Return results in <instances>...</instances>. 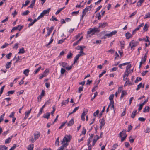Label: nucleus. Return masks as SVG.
I'll use <instances>...</instances> for the list:
<instances>
[{"label": "nucleus", "instance_id": "f257e3e1", "mask_svg": "<svg viewBox=\"0 0 150 150\" xmlns=\"http://www.w3.org/2000/svg\"><path fill=\"white\" fill-rule=\"evenodd\" d=\"M40 136V133L38 132H35L33 135V136L30 138L29 139L30 142L33 143L38 139Z\"/></svg>", "mask_w": 150, "mask_h": 150}, {"label": "nucleus", "instance_id": "f03ea898", "mask_svg": "<svg viewBox=\"0 0 150 150\" xmlns=\"http://www.w3.org/2000/svg\"><path fill=\"white\" fill-rule=\"evenodd\" d=\"M71 138L72 136L71 135H65L62 141V143L64 145H66L67 143L65 142H70Z\"/></svg>", "mask_w": 150, "mask_h": 150}, {"label": "nucleus", "instance_id": "7ed1b4c3", "mask_svg": "<svg viewBox=\"0 0 150 150\" xmlns=\"http://www.w3.org/2000/svg\"><path fill=\"white\" fill-rule=\"evenodd\" d=\"M59 64L60 66L64 68H65L68 71L71 70L72 67V66H69L68 65L67 63L62 62H60Z\"/></svg>", "mask_w": 150, "mask_h": 150}, {"label": "nucleus", "instance_id": "20e7f679", "mask_svg": "<svg viewBox=\"0 0 150 150\" xmlns=\"http://www.w3.org/2000/svg\"><path fill=\"white\" fill-rule=\"evenodd\" d=\"M89 30L87 31V34L88 35H93L98 32L99 31V28H90Z\"/></svg>", "mask_w": 150, "mask_h": 150}, {"label": "nucleus", "instance_id": "39448f33", "mask_svg": "<svg viewBox=\"0 0 150 150\" xmlns=\"http://www.w3.org/2000/svg\"><path fill=\"white\" fill-rule=\"evenodd\" d=\"M126 130H123L122 132L119 133V137L121 138V141L122 142L127 137V134L126 133Z\"/></svg>", "mask_w": 150, "mask_h": 150}, {"label": "nucleus", "instance_id": "423d86ee", "mask_svg": "<svg viewBox=\"0 0 150 150\" xmlns=\"http://www.w3.org/2000/svg\"><path fill=\"white\" fill-rule=\"evenodd\" d=\"M138 43V42L134 40H132L130 41L129 43V47L131 49L133 50L134 49V47H136Z\"/></svg>", "mask_w": 150, "mask_h": 150}, {"label": "nucleus", "instance_id": "0eeeda50", "mask_svg": "<svg viewBox=\"0 0 150 150\" xmlns=\"http://www.w3.org/2000/svg\"><path fill=\"white\" fill-rule=\"evenodd\" d=\"M49 69H46L42 74L40 75L39 77V79H41L43 77L46 76L49 74Z\"/></svg>", "mask_w": 150, "mask_h": 150}, {"label": "nucleus", "instance_id": "6e6552de", "mask_svg": "<svg viewBox=\"0 0 150 150\" xmlns=\"http://www.w3.org/2000/svg\"><path fill=\"white\" fill-rule=\"evenodd\" d=\"M91 7H90V6H87L86 7L85 9L83 10L82 12V15L81 19H82L84 16L86 14V13H87L88 11L91 10Z\"/></svg>", "mask_w": 150, "mask_h": 150}, {"label": "nucleus", "instance_id": "1a4fd4ad", "mask_svg": "<svg viewBox=\"0 0 150 150\" xmlns=\"http://www.w3.org/2000/svg\"><path fill=\"white\" fill-rule=\"evenodd\" d=\"M117 33L116 30H114L112 31L109 33L105 34V36L107 37L108 38H109L115 35Z\"/></svg>", "mask_w": 150, "mask_h": 150}, {"label": "nucleus", "instance_id": "9d476101", "mask_svg": "<svg viewBox=\"0 0 150 150\" xmlns=\"http://www.w3.org/2000/svg\"><path fill=\"white\" fill-rule=\"evenodd\" d=\"M84 55H85V54L83 52H79V54L76 55L74 58V62H75L78 60L80 57Z\"/></svg>", "mask_w": 150, "mask_h": 150}, {"label": "nucleus", "instance_id": "9b49d317", "mask_svg": "<svg viewBox=\"0 0 150 150\" xmlns=\"http://www.w3.org/2000/svg\"><path fill=\"white\" fill-rule=\"evenodd\" d=\"M88 112V110L87 109H86L83 110V112L82 113L81 117V119L83 121H85V116L87 114Z\"/></svg>", "mask_w": 150, "mask_h": 150}, {"label": "nucleus", "instance_id": "f8f14e48", "mask_svg": "<svg viewBox=\"0 0 150 150\" xmlns=\"http://www.w3.org/2000/svg\"><path fill=\"white\" fill-rule=\"evenodd\" d=\"M45 91L44 90H42V91L40 95H39L38 97V102L40 101L42 98L44 96Z\"/></svg>", "mask_w": 150, "mask_h": 150}, {"label": "nucleus", "instance_id": "ddd939ff", "mask_svg": "<svg viewBox=\"0 0 150 150\" xmlns=\"http://www.w3.org/2000/svg\"><path fill=\"white\" fill-rule=\"evenodd\" d=\"M54 28V26H52L49 29L48 27L47 28V29L48 30V31L47 34L45 35L46 37H47L50 35L52 32Z\"/></svg>", "mask_w": 150, "mask_h": 150}, {"label": "nucleus", "instance_id": "4468645a", "mask_svg": "<svg viewBox=\"0 0 150 150\" xmlns=\"http://www.w3.org/2000/svg\"><path fill=\"white\" fill-rule=\"evenodd\" d=\"M99 122L100 123V129H101L102 127L105 124V122L104 120L103 119H100L99 120Z\"/></svg>", "mask_w": 150, "mask_h": 150}, {"label": "nucleus", "instance_id": "2eb2a0df", "mask_svg": "<svg viewBox=\"0 0 150 150\" xmlns=\"http://www.w3.org/2000/svg\"><path fill=\"white\" fill-rule=\"evenodd\" d=\"M32 108H31L29 110L26 111L25 113V116L24 117V119H26L29 116V115L30 113L31 110Z\"/></svg>", "mask_w": 150, "mask_h": 150}, {"label": "nucleus", "instance_id": "dca6fc26", "mask_svg": "<svg viewBox=\"0 0 150 150\" xmlns=\"http://www.w3.org/2000/svg\"><path fill=\"white\" fill-rule=\"evenodd\" d=\"M136 137V136H130L129 137V140L131 143L134 142V139Z\"/></svg>", "mask_w": 150, "mask_h": 150}, {"label": "nucleus", "instance_id": "f3484780", "mask_svg": "<svg viewBox=\"0 0 150 150\" xmlns=\"http://www.w3.org/2000/svg\"><path fill=\"white\" fill-rule=\"evenodd\" d=\"M144 83H140L137 86V88H136V90L137 91H138L140 88H144Z\"/></svg>", "mask_w": 150, "mask_h": 150}, {"label": "nucleus", "instance_id": "a211bd4d", "mask_svg": "<svg viewBox=\"0 0 150 150\" xmlns=\"http://www.w3.org/2000/svg\"><path fill=\"white\" fill-rule=\"evenodd\" d=\"M108 25V23L106 22L103 23H100L99 24V28H104L106 26Z\"/></svg>", "mask_w": 150, "mask_h": 150}, {"label": "nucleus", "instance_id": "6ab92c4d", "mask_svg": "<svg viewBox=\"0 0 150 150\" xmlns=\"http://www.w3.org/2000/svg\"><path fill=\"white\" fill-rule=\"evenodd\" d=\"M147 57V53L145 54L144 56V57H142L141 61L140 62H142V63H143L146 61V59Z\"/></svg>", "mask_w": 150, "mask_h": 150}, {"label": "nucleus", "instance_id": "aec40b11", "mask_svg": "<svg viewBox=\"0 0 150 150\" xmlns=\"http://www.w3.org/2000/svg\"><path fill=\"white\" fill-rule=\"evenodd\" d=\"M85 48V46H78L77 47L76 49L79 50H80V52H83V50Z\"/></svg>", "mask_w": 150, "mask_h": 150}, {"label": "nucleus", "instance_id": "412c9836", "mask_svg": "<svg viewBox=\"0 0 150 150\" xmlns=\"http://www.w3.org/2000/svg\"><path fill=\"white\" fill-rule=\"evenodd\" d=\"M133 35L132 34L130 33L129 32H127L125 34V37L127 39H129L130 38H132V37Z\"/></svg>", "mask_w": 150, "mask_h": 150}, {"label": "nucleus", "instance_id": "4be33fe9", "mask_svg": "<svg viewBox=\"0 0 150 150\" xmlns=\"http://www.w3.org/2000/svg\"><path fill=\"white\" fill-rule=\"evenodd\" d=\"M74 123V118H72L67 123L68 126H70L73 125Z\"/></svg>", "mask_w": 150, "mask_h": 150}, {"label": "nucleus", "instance_id": "5701e85b", "mask_svg": "<svg viewBox=\"0 0 150 150\" xmlns=\"http://www.w3.org/2000/svg\"><path fill=\"white\" fill-rule=\"evenodd\" d=\"M69 98H68L66 100H63L61 103V106H62L64 105L67 104L69 102Z\"/></svg>", "mask_w": 150, "mask_h": 150}, {"label": "nucleus", "instance_id": "b1692460", "mask_svg": "<svg viewBox=\"0 0 150 150\" xmlns=\"http://www.w3.org/2000/svg\"><path fill=\"white\" fill-rule=\"evenodd\" d=\"M13 137V135L11 136L10 137H8V139H6L5 141V144H8L11 141L12 138Z\"/></svg>", "mask_w": 150, "mask_h": 150}, {"label": "nucleus", "instance_id": "393cba45", "mask_svg": "<svg viewBox=\"0 0 150 150\" xmlns=\"http://www.w3.org/2000/svg\"><path fill=\"white\" fill-rule=\"evenodd\" d=\"M114 96V94L110 95L109 97V100L110 101V103L114 102L113 101V98Z\"/></svg>", "mask_w": 150, "mask_h": 150}, {"label": "nucleus", "instance_id": "a878e982", "mask_svg": "<svg viewBox=\"0 0 150 150\" xmlns=\"http://www.w3.org/2000/svg\"><path fill=\"white\" fill-rule=\"evenodd\" d=\"M35 0H32L31 2V4L30 6H28V8H33V6H34L35 3Z\"/></svg>", "mask_w": 150, "mask_h": 150}, {"label": "nucleus", "instance_id": "bb28decb", "mask_svg": "<svg viewBox=\"0 0 150 150\" xmlns=\"http://www.w3.org/2000/svg\"><path fill=\"white\" fill-rule=\"evenodd\" d=\"M12 60H11L10 62H7L6 65V69L9 68L11 66V64Z\"/></svg>", "mask_w": 150, "mask_h": 150}, {"label": "nucleus", "instance_id": "cd10ccee", "mask_svg": "<svg viewBox=\"0 0 150 150\" xmlns=\"http://www.w3.org/2000/svg\"><path fill=\"white\" fill-rule=\"evenodd\" d=\"M30 71L29 69H27L23 71V74L26 76H28L29 74V73Z\"/></svg>", "mask_w": 150, "mask_h": 150}, {"label": "nucleus", "instance_id": "c85d7f7f", "mask_svg": "<svg viewBox=\"0 0 150 150\" xmlns=\"http://www.w3.org/2000/svg\"><path fill=\"white\" fill-rule=\"evenodd\" d=\"M137 112V110H134L132 112L131 115V117L132 118H134L135 116L136 115V113Z\"/></svg>", "mask_w": 150, "mask_h": 150}, {"label": "nucleus", "instance_id": "c756f323", "mask_svg": "<svg viewBox=\"0 0 150 150\" xmlns=\"http://www.w3.org/2000/svg\"><path fill=\"white\" fill-rule=\"evenodd\" d=\"M120 43L122 49L124 48V46L125 44V42L123 40L120 41Z\"/></svg>", "mask_w": 150, "mask_h": 150}, {"label": "nucleus", "instance_id": "7c9ffc66", "mask_svg": "<svg viewBox=\"0 0 150 150\" xmlns=\"http://www.w3.org/2000/svg\"><path fill=\"white\" fill-rule=\"evenodd\" d=\"M50 8H49L47 10H44L42 12L44 15H46L47 14H48L50 12Z\"/></svg>", "mask_w": 150, "mask_h": 150}, {"label": "nucleus", "instance_id": "2f4dec72", "mask_svg": "<svg viewBox=\"0 0 150 150\" xmlns=\"http://www.w3.org/2000/svg\"><path fill=\"white\" fill-rule=\"evenodd\" d=\"M34 147V145L32 144H31L28 146V150H33Z\"/></svg>", "mask_w": 150, "mask_h": 150}, {"label": "nucleus", "instance_id": "473e14b6", "mask_svg": "<svg viewBox=\"0 0 150 150\" xmlns=\"http://www.w3.org/2000/svg\"><path fill=\"white\" fill-rule=\"evenodd\" d=\"M50 116V113L49 112H47L45 114L43 115V117L44 118H46L48 119Z\"/></svg>", "mask_w": 150, "mask_h": 150}, {"label": "nucleus", "instance_id": "72a5a7b5", "mask_svg": "<svg viewBox=\"0 0 150 150\" xmlns=\"http://www.w3.org/2000/svg\"><path fill=\"white\" fill-rule=\"evenodd\" d=\"M25 50L24 48L22 47L19 50V52H18V54H23L25 53Z\"/></svg>", "mask_w": 150, "mask_h": 150}, {"label": "nucleus", "instance_id": "f704fd0d", "mask_svg": "<svg viewBox=\"0 0 150 150\" xmlns=\"http://www.w3.org/2000/svg\"><path fill=\"white\" fill-rule=\"evenodd\" d=\"M128 74L129 73H127L126 72H125V73L123 76L124 80H125L127 79L128 76Z\"/></svg>", "mask_w": 150, "mask_h": 150}, {"label": "nucleus", "instance_id": "c9c22d12", "mask_svg": "<svg viewBox=\"0 0 150 150\" xmlns=\"http://www.w3.org/2000/svg\"><path fill=\"white\" fill-rule=\"evenodd\" d=\"M7 148L4 145H0V150H7Z\"/></svg>", "mask_w": 150, "mask_h": 150}, {"label": "nucleus", "instance_id": "e433bc0d", "mask_svg": "<svg viewBox=\"0 0 150 150\" xmlns=\"http://www.w3.org/2000/svg\"><path fill=\"white\" fill-rule=\"evenodd\" d=\"M30 1H29V0H26V1H25V4H22V5H23L22 7H24V6H25V7L27 5H28V4L30 3Z\"/></svg>", "mask_w": 150, "mask_h": 150}, {"label": "nucleus", "instance_id": "4c0bfd02", "mask_svg": "<svg viewBox=\"0 0 150 150\" xmlns=\"http://www.w3.org/2000/svg\"><path fill=\"white\" fill-rule=\"evenodd\" d=\"M149 106H147L145 107L144 109L143 110V112H148L149 111Z\"/></svg>", "mask_w": 150, "mask_h": 150}, {"label": "nucleus", "instance_id": "58836bf2", "mask_svg": "<svg viewBox=\"0 0 150 150\" xmlns=\"http://www.w3.org/2000/svg\"><path fill=\"white\" fill-rule=\"evenodd\" d=\"M96 17L97 18L98 20H99L101 19V16L100 13L96 14Z\"/></svg>", "mask_w": 150, "mask_h": 150}, {"label": "nucleus", "instance_id": "ea45409f", "mask_svg": "<svg viewBox=\"0 0 150 150\" xmlns=\"http://www.w3.org/2000/svg\"><path fill=\"white\" fill-rule=\"evenodd\" d=\"M38 19V18L37 19H35L33 22H31V23L29 24L28 26L30 27V26H32L33 25V24Z\"/></svg>", "mask_w": 150, "mask_h": 150}, {"label": "nucleus", "instance_id": "a19ab883", "mask_svg": "<svg viewBox=\"0 0 150 150\" xmlns=\"http://www.w3.org/2000/svg\"><path fill=\"white\" fill-rule=\"evenodd\" d=\"M149 26L148 24H146L143 28V30L144 31H147L148 30Z\"/></svg>", "mask_w": 150, "mask_h": 150}, {"label": "nucleus", "instance_id": "79ce46f5", "mask_svg": "<svg viewBox=\"0 0 150 150\" xmlns=\"http://www.w3.org/2000/svg\"><path fill=\"white\" fill-rule=\"evenodd\" d=\"M41 67H39L38 69L35 70L34 72V74H36L41 69Z\"/></svg>", "mask_w": 150, "mask_h": 150}, {"label": "nucleus", "instance_id": "37998d69", "mask_svg": "<svg viewBox=\"0 0 150 150\" xmlns=\"http://www.w3.org/2000/svg\"><path fill=\"white\" fill-rule=\"evenodd\" d=\"M52 36L51 37L50 41L46 45V46L48 47V45H50L53 41V39L52 38Z\"/></svg>", "mask_w": 150, "mask_h": 150}, {"label": "nucleus", "instance_id": "c03bdc74", "mask_svg": "<svg viewBox=\"0 0 150 150\" xmlns=\"http://www.w3.org/2000/svg\"><path fill=\"white\" fill-rule=\"evenodd\" d=\"M93 134H91V136H90V137L89 139L88 140V145H90V142H91V140H92V139L93 137Z\"/></svg>", "mask_w": 150, "mask_h": 150}, {"label": "nucleus", "instance_id": "a18cd8bd", "mask_svg": "<svg viewBox=\"0 0 150 150\" xmlns=\"http://www.w3.org/2000/svg\"><path fill=\"white\" fill-rule=\"evenodd\" d=\"M99 112V111L98 110H97L95 112L93 113V116L94 117H96L98 116V114Z\"/></svg>", "mask_w": 150, "mask_h": 150}, {"label": "nucleus", "instance_id": "49530a36", "mask_svg": "<svg viewBox=\"0 0 150 150\" xmlns=\"http://www.w3.org/2000/svg\"><path fill=\"white\" fill-rule=\"evenodd\" d=\"M128 84H129V85H131L132 84V83L129 82V80H128L126 81L124 86H125Z\"/></svg>", "mask_w": 150, "mask_h": 150}, {"label": "nucleus", "instance_id": "de8ad7c7", "mask_svg": "<svg viewBox=\"0 0 150 150\" xmlns=\"http://www.w3.org/2000/svg\"><path fill=\"white\" fill-rule=\"evenodd\" d=\"M109 105H110V109H114V102L110 103Z\"/></svg>", "mask_w": 150, "mask_h": 150}, {"label": "nucleus", "instance_id": "09e8293b", "mask_svg": "<svg viewBox=\"0 0 150 150\" xmlns=\"http://www.w3.org/2000/svg\"><path fill=\"white\" fill-rule=\"evenodd\" d=\"M86 133V129L84 127H83L82 129V131L81 132V134L80 135L81 136V135H85Z\"/></svg>", "mask_w": 150, "mask_h": 150}, {"label": "nucleus", "instance_id": "8fccbe9b", "mask_svg": "<svg viewBox=\"0 0 150 150\" xmlns=\"http://www.w3.org/2000/svg\"><path fill=\"white\" fill-rule=\"evenodd\" d=\"M118 69V68L117 67H115L110 69V72H113L116 71Z\"/></svg>", "mask_w": 150, "mask_h": 150}, {"label": "nucleus", "instance_id": "3c124183", "mask_svg": "<svg viewBox=\"0 0 150 150\" xmlns=\"http://www.w3.org/2000/svg\"><path fill=\"white\" fill-rule=\"evenodd\" d=\"M131 67V65L130 64L127 66L126 67V71L125 72L128 73L129 70V69Z\"/></svg>", "mask_w": 150, "mask_h": 150}, {"label": "nucleus", "instance_id": "603ef678", "mask_svg": "<svg viewBox=\"0 0 150 150\" xmlns=\"http://www.w3.org/2000/svg\"><path fill=\"white\" fill-rule=\"evenodd\" d=\"M149 37L148 36H146L145 37L143 38V40H144L146 42H149Z\"/></svg>", "mask_w": 150, "mask_h": 150}, {"label": "nucleus", "instance_id": "864d4df0", "mask_svg": "<svg viewBox=\"0 0 150 150\" xmlns=\"http://www.w3.org/2000/svg\"><path fill=\"white\" fill-rule=\"evenodd\" d=\"M106 69L103 70V72L99 74V77L100 78L106 72Z\"/></svg>", "mask_w": 150, "mask_h": 150}, {"label": "nucleus", "instance_id": "5fc2aeb1", "mask_svg": "<svg viewBox=\"0 0 150 150\" xmlns=\"http://www.w3.org/2000/svg\"><path fill=\"white\" fill-rule=\"evenodd\" d=\"M65 7H64L62 8L58 9L56 12L55 14L57 15Z\"/></svg>", "mask_w": 150, "mask_h": 150}, {"label": "nucleus", "instance_id": "6e6d98bb", "mask_svg": "<svg viewBox=\"0 0 150 150\" xmlns=\"http://www.w3.org/2000/svg\"><path fill=\"white\" fill-rule=\"evenodd\" d=\"M118 146V145L117 144H114L112 148V150H115Z\"/></svg>", "mask_w": 150, "mask_h": 150}, {"label": "nucleus", "instance_id": "4d7b16f0", "mask_svg": "<svg viewBox=\"0 0 150 150\" xmlns=\"http://www.w3.org/2000/svg\"><path fill=\"white\" fill-rule=\"evenodd\" d=\"M9 45L8 44L6 43L1 47V48L2 49L5 48L8 46Z\"/></svg>", "mask_w": 150, "mask_h": 150}, {"label": "nucleus", "instance_id": "13d9d810", "mask_svg": "<svg viewBox=\"0 0 150 150\" xmlns=\"http://www.w3.org/2000/svg\"><path fill=\"white\" fill-rule=\"evenodd\" d=\"M15 112H11L9 116V117L11 118H14V114Z\"/></svg>", "mask_w": 150, "mask_h": 150}, {"label": "nucleus", "instance_id": "bf43d9fd", "mask_svg": "<svg viewBox=\"0 0 150 150\" xmlns=\"http://www.w3.org/2000/svg\"><path fill=\"white\" fill-rule=\"evenodd\" d=\"M17 27L18 30L19 31H20L23 28V26L21 25H18Z\"/></svg>", "mask_w": 150, "mask_h": 150}, {"label": "nucleus", "instance_id": "052dcab7", "mask_svg": "<svg viewBox=\"0 0 150 150\" xmlns=\"http://www.w3.org/2000/svg\"><path fill=\"white\" fill-rule=\"evenodd\" d=\"M126 94V92L124 91H122V94L120 98L122 99L123 97Z\"/></svg>", "mask_w": 150, "mask_h": 150}, {"label": "nucleus", "instance_id": "680f3d73", "mask_svg": "<svg viewBox=\"0 0 150 150\" xmlns=\"http://www.w3.org/2000/svg\"><path fill=\"white\" fill-rule=\"evenodd\" d=\"M67 122V121H66L65 122L62 123L60 127L59 128V129H62L63 127L64 126L65 124Z\"/></svg>", "mask_w": 150, "mask_h": 150}, {"label": "nucleus", "instance_id": "e2e57ef3", "mask_svg": "<svg viewBox=\"0 0 150 150\" xmlns=\"http://www.w3.org/2000/svg\"><path fill=\"white\" fill-rule=\"evenodd\" d=\"M148 18H150V13L149 12L146 13L144 19H146Z\"/></svg>", "mask_w": 150, "mask_h": 150}, {"label": "nucleus", "instance_id": "0e129e2a", "mask_svg": "<svg viewBox=\"0 0 150 150\" xmlns=\"http://www.w3.org/2000/svg\"><path fill=\"white\" fill-rule=\"evenodd\" d=\"M141 80L142 78L141 77H137L135 81V83H137L138 82L141 81Z\"/></svg>", "mask_w": 150, "mask_h": 150}, {"label": "nucleus", "instance_id": "69168bd1", "mask_svg": "<svg viewBox=\"0 0 150 150\" xmlns=\"http://www.w3.org/2000/svg\"><path fill=\"white\" fill-rule=\"evenodd\" d=\"M66 72L65 70L62 68L61 69L60 72L62 74H63Z\"/></svg>", "mask_w": 150, "mask_h": 150}, {"label": "nucleus", "instance_id": "338daca9", "mask_svg": "<svg viewBox=\"0 0 150 150\" xmlns=\"http://www.w3.org/2000/svg\"><path fill=\"white\" fill-rule=\"evenodd\" d=\"M63 144V145L61 146L60 148L57 149V150H63L64 149V146L66 145H64V144Z\"/></svg>", "mask_w": 150, "mask_h": 150}, {"label": "nucleus", "instance_id": "774afa93", "mask_svg": "<svg viewBox=\"0 0 150 150\" xmlns=\"http://www.w3.org/2000/svg\"><path fill=\"white\" fill-rule=\"evenodd\" d=\"M83 86H80L78 89V92L79 93H81L83 91Z\"/></svg>", "mask_w": 150, "mask_h": 150}]
</instances>
